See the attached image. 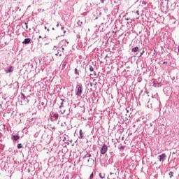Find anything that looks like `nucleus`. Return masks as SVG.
<instances>
[{"instance_id":"nucleus-3","label":"nucleus","mask_w":179,"mask_h":179,"mask_svg":"<svg viewBox=\"0 0 179 179\" xmlns=\"http://www.w3.org/2000/svg\"><path fill=\"white\" fill-rule=\"evenodd\" d=\"M58 117H59V115L57 113H52V115H50V121H57L58 120Z\"/></svg>"},{"instance_id":"nucleus-48","label":"nucleus","mask_w":179,"mask_h":179,"mask_svg":"<svg viewBox=\"0 0 179 179\" xmlns=\"http://www.w3.org/2000/svg\"><path fill=\"white\" fill-rule=\"evenodd\" d=\"M110 176H113V174H114V173H113L110 172Z\"/></svg>"},{"instance_id":"nucleus-23","label":"nucleus","mask_w":179,"mask_h":179,"mask_svg":"<svg viewBox=\"0 0 179 179\" xmlns=\"http://www.w3.org/2000/svg\"><path fill=\"white\" fill-rule=\"evenodd\" d=\"M173 174H174L173 172H169V176L170 178H171L173 177Z\"/></svg>"},{"instance_id":"nucleus-27","label":"nucleus","mask_w":179,"mask_h":179,"mask_svg":"<svg viewBox=\"0 0 179 179\" xmlns=\"http://www.w3.org/2000/svg\"><path fill=\"white\" fill-rule=\"evenodd\" d=\"M64 29V27H61V30L63 31H64V34H65V33H66V31H65Z\"/></svg>"},{"instance_id":"nucleus-47","label":"nucleus","mask_w":179,"mask_h":179,"mask_svg":"<svg viewBox=\"0 0 179 179\" xmlns=\"http://www.w3.org/2000/svg\"><path fill=\"white\" fill-rule=\"evenodd\" d=\"M52 30H55V28L52 27Z\"/></svg>"},{"instance_id":"nucleus-35","label":"nucleus","mask_w":179,"mask_h":179,"mask_svg":"<svg viewBox=\"0 0 179 179\" xmlns=\"http://www.w3.org/2000/svg\"><path fill=\"white\" fill-rule=\"evenodd\" d=\"M40 38H43V37L41 36H38V42H40Z\"/></svg>"},{"instance_id":"nucleus-25","label":"nucleus","mask_w":179,"mask_h":179,"mask_svg":"<svg viewBox=\"0 0 179 179\" xmlns=\"http://www.w3.org/2000/svg\"><path fill=\"white\" fill-rule=\"evenodd\" d=\"M90 160H92V162H94V159H93V158H88L87 159V163H90Z\"/></svg>"},{"instance_id":"nucleus-33","label":"nucleus","mask_w":179,"mask_h":179,"mask_svg":"<svg viewBox=\"0 0 179 179\" xmlns=\"http://www.w3.org/2000/svg\"><path fill=\"white\" fill-rule=\"evenodd\" d=\"M45 30H47V31H50V29H48L47 27H45Z\"/></svg>"},{"instance_id":"nucleus-51","label":"nucleus","mask_w":179,"mask_h":179,"mask_svg":"<svg viewBox=\"0 0 179 179\" xmlns=\"http://www.w3.org/2000/svg\"><path fill=\"white\" fill-rule=\"evenodd\" d=\"M150 127H152V123H150Z\"/></svg>"},{"instance_id":"nucleus-22","label":"nucleus","mask_w":179,"mask_h":179,"mask_svg":"<svg viewBox=\"0 0 179 179\" xmlns=\"http://www.w3.org/2000/svg\"><path fill=\"white\" fill-rule=\"evenodd\" d=\"M0 149H1V150H3V149H5V145L1 144V145H0Z\"/></svg>"},{"instance_id":"nucleus-8","label":"nucleus","mask_w":179,"mask_h":179,"mask_svg":"<svg viewBox=\"0 0 179 179\" xmlns=\"http://www.w3.org/2000/svg\"><path fill=\"white\" fill-rule=\"evenodd\" d=\"M153 86L154 87H162V86H163V84L162 83H156L154 81Z\"/></svg>"},{"instance_id":"nucleus-49","label":"nucleus","mask_w":179,"mask_h":179,"mask_svg":"<svg viewBox=\"0 0 179 179\" xmlns=\"http://www.w3.org/2000/svg\"><path fill=\"white\" fill-rule=\"evenodd\" d=\"M0 107H1V108H2V104H0Z\"/></svg>"},{"instance_id":"nucleus-29","label":"nucleus","mask_w":179,"mask_h":179,"mask_svg":"<svg viewBox=\"0 0 179 179\" xmlns=\"http://www.w3.org/2000/svg\"><path fill=\"white\" fill-rule=\"evenodd\" d=\"M58 48H57V46H54L53 48H52V51H57V49Z\"/></svg>"},{"instance_id":"nucleus-42","label":"nucleus","mask_w":179,"mask_h":179,"mask_svg":"<svg viewBox=\"0 0 179 179\" xmlns=\"http://www.w3.org/2000/svg\"><path fill=\"white\" fill-rule=\"evenodd\" d=\"M29 22H24L25 26H27Z\"/></svg>"},{"instance_id":"nucleus-10","label":"nucleus","mask_w":179,"mask_h":179,"mask_svg":"<svg viewBox=\"0 0 179 179\" xmlns=\"http://www.w3.org/2000/svg\"><path fill=\"white\" fill-rule=\"evenodd\" d=\"M11 139L13 141H18V139H20V136L19 135H13Z\"/></svg>"},{"instance_id":"nucleus-55","label":"nucleus","mask_w":179,"mask_h":179,"mask_svg":"<svg viewBox=\"0 0 179 179\" xmlns=\"http://www.w3.org/2000/svg\"><path fill=\"white\" fill-rule=\"evenodd\" d=\"M66 45H65V47H66Z\"/></svg>"},{"instance_id":"nucleus-6","label":"nucleus","mask_w":179,"mask_h":179,"mask_svg":"<svg viewBox=\"0 0 179 179\" xmlns=\"http://www.w3.org/2000/svg\"><path fill=\"white\" fill-rule=\"evenodd\" d=\"M21 100H24L25 101H27V103H29V99H27V96L23 93H21Z\"/></svg>"},{"instance_id":"nucleus-45","label":"nucleus","mask_w":179,"mask_h":179,"mask_svg":"<svg viewBox=\"0 0 179 179\" xmlns=\"http://www.w3.org/2000/svg\"><path fill=\"white\" fill-rule=\"evenodd\" d=\"M125 20L128 21L129 20V18H125Z\"/></svg>"},{"instance_id":"nucleus-26","label":"nucleus","mask_w":179,"mask_h":179,"mask_svg":"<svg viewBox=\"0 0 179 179\" xmlns=\"http://www.w3.org/2000/svg\"><path fill=\"white\" fill-rule=\"evenodd\" d=\"M143 54H145V50H143L142 52H141L140 55L138 56V58H141V56Z\"/></svg>"},{"instance_id":"nucleus-41","label":"nucleus","mask_w":179,"mask_h":179,"mask_svg":"<svg viewBox=\"0 0 179 179\" xmlns=\"http://www.w3.org/2000/svg\"><path fill=\"white\" fill-rule=\"evenodd\" d=\"M101 3H104V0H101Z\"/></svg>"},{"instance_id":"nucleus-57","label":"nucleus","mask_w":179,"mask_h":179,"mask_svg":"<svg viewBox=\"0 0 179 179\" xmlns=\"http://www.w3.org/2000/svg\"><path fill=\"white\" fill-rule=\"evenodd\" d=\"M146 93H147V94H148V92H147Z\"/></svg>"},{"instance_id":"nucleus-11","label":"nucleus","mask_w":179,"mask_h":179,"mask_svg":"<svg viewBox=\"0 0 179 179\" xmlns=\"http://www.w3.org/2000/svg\"><path fill=\"white\" fill-rule=\"evenodd\" d=\"M66 64H68V62H66V60H64L62 62V71H63V69H65V67L66 66Z\"/></svg>"},{"instance_id":"nucleus-34","label":"nucleus","mask_w":179,"mask_h":179,"mask_svg":"<svg viewBox=\"0 0 179 179\" xmlns=\"http://www.w3.org/2000/svg\"><path fill=\"white\" fill-rule=\"evenodd\" d=\"M167 64H168L167 62H163V64H164V65L167 66Z\"/></svg>"},{"instance_id":"nucleus-46","label":"nucleus","mask_w":179,"mask_h":179,"mask_svg":"<svg viewBox=\"0 0 179 179\" xmlns=\"http://www.w3.org/2000/svg\"><path fill=\"white\" fill-rule=\"evenodd\" d=\"M26 29H29V26L28 25H26Z\"/></svg>"},{"instance_id":"nucleus-14","label":"nucleus","mask_w":179,"mask_h":179,"mask_svg":"<svg viewBox=\"0 0 179 179\" xmlns=\"http://www.w3.org/2000/svg\"><path fill=\"white\" fill-rule=\"evenodd\" d=\"M139 51V47L136 46L131 49L132 52H138Z\"/></svg>"},{"instance_id":"nucleus-56","label":"nucleus","mask_w":179,"mask_h":179,"mask_svg":"<svg viewBox=\"0 0 179 179\" xmlns=\"http://www.w3.org/2000/svg\"><path fill=\"white\" fill-rule=\"evenodd\" d=\"M9 113H10V112H8V114H9Z\"/></svg>"},{"instance_id":"nucleus-7","label":"nucleus","mask_w":179,"mask_h":179,"mask_svg":"<svg viewBox=\"0 0 179 179\" xmlns=\"http://www.w3.org/2000/svg\"><path fill=\"white\" fill-rule=\"evenodd\" d=\"M31 43V38H27L22 41V44H30Z\"/></svg>"},{"instance_id":"nucleus-5","label":"nucleus","mask_w":179,"mask_h":179,"mask_svg":"<svg viewBox=\"0 0 179 179\" xmlns=\"http://www.w3.org/2000/svg\"><path fill=\"white\" fill-rule=\"evenodd\" d=\"M15 68L13 66H10L8 69L5 70L6 73H12L13 72Z\"/></svg>"},{"instance_id":"nucleus-4","label":"nucleus","mask_w":179,"mask_h":179,"mask_svg":"<svg viewBox=\"0 0 179 179\" xmlns=\"http://www.w3.org/2000/svg\"><path fill=\"white\" fill-rule=\"evenodd\" d=\"M167 158V155H166V153H162V155H159L157 157V159L159 160V162H164L166 159Z\"/></svg>"},{"instance_id":"nucleus-17","label":"nucleus","mask_w":179,"mask_h":179,"mask_svg":"<svg viewBox=\"0 0 179 179\" xmlns=\"http://www.w3.org/2000/svg\"><path fill=\"white\" fill-rule=\"evenodd\" d=\"M74 73L75 75H77V76H79L80 73H79V70H78V69H74Z\"/></svg>"},{"instance_id":"nucleus-9","label":"nucleus","mask_w":179,"mask_h":179,"mask_svg":"<svg viewBox=\"0 0 179 179\" xmlns=\"http://www.w3.org/2000/svg\"><path fill=\"white\" fill-rule=\"evenodd\" d=\"M60 100L62 102L60 103V106H59V108H64V103H66L67 101L65 99H61Z\"/></svg>"},{"instance_id":"nucleus-16","label":"nucleus","mask_w":179,"mask_h":179,"mask_svg":"<svg viewBox=\"0 0 179 179\" xmlns=\"http://www.w3.org/2000/svg\"><path fill=\"white\" fill-rule=\"evenodd\" d=\"M89 71L90 72H94V68L92 65H89Z\"/></svg>"},{"instance_id":"nucleus-52","label":"nucleus","mask_w":179,"mask_h":179,"mask_svg":"<svg viewBox=\"0 0 179 179\" xmlns=\"http://www.w3.org/2000/svg\"><path fill=\"white\" fill-rule=\"evenodd\" d=\"M90 85H91V86H93V84L91 83Z\"/></svg>"},{"instance_id":"nucleus-38","label":"nucleus","mask_w":179,"mask_h":179,"mask_svg":"<svg viewBox=\"0 0 179 179\" xmlns=\"http://www.w3.org/2000/svg\"><path fill=\"white\" fill-rule=\"evenodd\" d=\"M94 76H97V73H96V71H94Z\"/></svg>"},{"instance_id":"nucleus-37","label":"nucleus","mask_w":179,"mask_h":179,"mask_svg":"<svg viewBox=\"0 0 179 179\" xmlns=\"http://www.w3.org/2000/svg\"><path fill=\"white\" fill-rule=\"evenodd\" d=\"M64 51H65V48H62V52H64Z\"/></svg>"},{"instance_id":"nucleus-43","label":"nucleus","mask_w":179,"mask_h":179,"mask_svg":"<svg viewBox=\"0 0 179 179\" xmlns=\"http://www.w3.org/2000/svg\"><path fill=\"white\" fill-rule=\"evenodd\" d=\"M77 38H80V35H77Z\"/></svg>"},{"instance_id":"nucleus-36","label":"nucleus","mask_w":179,"mask_h":179,"mask_svg":"<svg viewBox=\"0 0 179 179\" xmlns=\"http://www.w3.org/2000/svg\"><path fill=\"white\" fill-rule=\"evenodd\" d=\"M64 41L66 43L67 45L69 44V41H66V40H64Z\"/></svg>"},{"instance_id":"nucleus-30","label":"nucleus","mask_w":179,"mask_h":179,"mask_svg":"<svg viewBox=\"0 0 179 179\" xmlns=\"http://www.w3.org/2000/svg\"><path fill=\"white\" fill-rule=\"evenodd\" d=\"M93 177H94V174H93V173H92L90 174V179H93Z\"/></svg>"},{"instance_id":"nucleus-24","label":"nucleus","mask_w":179,"mask_h":179,"mask_svg":"<svg viewBox=\"0 0 179 179\" xmlns=\"http://www.w3.org/2000/svg\"><path fill=\"white\" fill-rule=\"evenodd\" d=\"M119 149H120V150H124V149H125V146L121 145L120 147H119Z\"/></svg>"},{"instance_id":"nucleus-12","label":"nucleus","mask_w":179,"mask_h":179,"mask_svg":"<svg viewBox=\"0 0 179 179\" xmlns=\"http://www.w3.org/2000/svg\"><path fill=\"white\" fill-rule=\"evenodd\" d=\"M55 55L56 57H58V55L59 57H62V50L60 49H58L57 53H55Z\"/></svg>"},{"instance_id":"nucleus-1","label":"nucleus","mask_w":179,"mask_h":179,"mask_svg":"<svg viewBox=\"0 0 179 179\" xmlns=\"http://www.w3.org/2000/svg\"><path fill=\"white\" fill-rule=\"evenodd\" d=\"M83 92V86H82V84L77 85L76 90V96H82Z\"/></svg>"},{"instance_id":"nucleus-28","label":"nucleus","mask_w":179,"mask_h":179,"mask_svg":"<svg viewBox=\"0 0 179 179\" xmlns=\"http://www.w3.org/2000/svg\"><path fill=\"white\" fill-rule=\"evenodd\" d=\"M98 30H99V31H103V28H101V27L99 26V28H98Z\"/></svg>"},{"instance_id":"nucleus-53","label":"nucleus","mask_w":179,"mask_h":179,"mask_svg":"<svg viewBox=\"0 0 179 179\" xmlns=\"http://www.w3.org/2000/svg\"><path fill=\"white\" fill-rule=\"evenodd\" d=\"M31 7V6H28V8H30Z\"/></svg>"},{"instance_id":"nucleus-21","label":"nucleus","mask_w":179,"mask_h":179,"mask_svg":"<svg viewBox=\"0 0 179 179\" xmlns=\"http://www.w3.org/2000/svg\"><path fill=\"white\" fill-rule=\"evenodd\" d=\"M137 82H138V83H141V82H142V77H138V78H137Z\"/></svg>"},{"instance_id":"nucleus-19","label":"nucleus","mask_w":179,"mask_h":179,"mask_svg":"<svg viewBox=\"0 0 179 179\" xmlns=\"http://www.w3.org/2000/svg\"><path fill=\"white\" fill-rule=\"evenodd\" d=\"M77 24H78V26H82L83 24V22L80 20H78L77 22Z\"/></svg>"},{"instance_id":"nucleus-31","label":"nucleus","mask_w":179,"mask_h":179,"mask_svg":"<svg viewBox=\"0 0 179 179\" xmlns=\"http://www.w3.org/2000/svg\"><path fill=\"white\" fill-rule=\"evenodd\" d=\"M147 3H148V2H146L145 1H142V5H146Z\"/></svg>"},{"instance_id":"nucleus-20","label":"nucleus","mask_w":179,"mask_h":179,"mask_svg":"<svg viewBox=\"0 0 179 179\" xmlns=\"http://www.w3.org/2000/svg\"><path fill=\"white\" fill-rule=\"evenodd\" d=\"M17 148V149H22V148H23V145H22V143H18Z\"/></svg>"},{"instance_id":"nucleus-39","label":"nucleus","mask_w":179,"mask_h":179,"mask_svg":"<svg viewBox=\"0 0 179 179\" xmlns=\"http://www.w3.org/2000/svg\"><path fill=\"white\" fill-rule=\"evenodd\" d=\"M56 27H59V22H57Z\"/></svg>"},{"instance_id":"nucleus-2","label":"nucleus","mask_w":179,"mask_h":179,"mask_svg":"<svg viewBox=\"0 0 179 179\" xmlns=\"http://www.w3.org/2000/svg\"><path fill=\"white\" fill-rule=\"evenodd\" d=\"M107 150H108V147L107 145L103 144L100 150L101 155H106V153H107Z\"/></svg>"},{"instance_id":"nucleus-40","label":"nucleus","mask_w":179,"mask_h":179,"mask_svg":"<svg viewBox=\"0 0 179 179\" xmlns=\"http://www.w3.org/2000/svg\"><path fill=\"white\" fill-rule=\"evenodd\" d=\"M176 153H177V150H176V152L173 151V152H172V155H176Z\"/></svg>"},{"instance_id":"nucleus-13","label":"nucleus","mask_w":179,"mask_h":179,"mask_svg":"<svg viewBox=\"0 0 179 179\" xmlns=\"http://www.w3.org/2000/svg\"><path fill=\"white\" fill-rule=\"evenodd\" d=\"M87 157H92V154L90 153H87L84 157H83V162L87 159Z\"/></svg>"},{"instance_id":"nucleus-44","label":"nucleus","mask_w":179,"mask_h":179,"mask_svg":"<svg viewBox=\"0 0 179 179\" xmlns=\"http://www.w3.org/2000/svg\"><path fill=\"white\" fill-rule=\"evenodd\" d=\"M126 111H127V113H129V110H128L127 108H126Z\"/></svg>"},{"instance_id":"nucleus-15","label":"nucleus","mask_w":179,"mask_h":179,"mask_svg":"<svg viewBox=\"0 0 179 179\" xmlns=\"http://www.w3.org/2000/svg\"><path fill=\"white\" fill-rule=\"evenodd\" d=\"M80 139H83L84 136H83V131H82V129H80V136H79Z\"/></svg>"},{"instance_id":"nucleus-50","label":"nucleus","mask_w":179,"mask_h":179,"mask_svg":"<svg viewBox=\"0 0 179 179\" xmlns=\"http://www.w3.org/2000/svg\"><path fill=\"white\" fill-rule=\"evenodd\" d=\"M65 139H66V137H64V140H63V141H65Z\"/></svg>"},{"instance_id":"nucleus-54","label":"nucleus","mask_w":179,"mask_h":179,"mask_svg":"<svg viewBox=\"0 0 179 179\" xmlns=\"http://www.w3.org/2000/svg\"><path fill=\"white\" fill-rule=\"evenodd\" d=\"M95 27H97V25H95Z\"/></svg>"},{"instance_id":"nucleus-18","label":"nucleus","mask_w":179,"mask_h":179,"mask_svg":"<svg viewBox=\"0 0 179 179\" xmlns=\"http://www.w3.org/2000/svg\"><path fill=\"white\" fill-rule=\"evenodd\" d=\"M99 177H100V178L101 179H103V178H105V174L103 173H99Z\"/></svg>"},{"instance_id":"nucleus-32","label":"nucleus","mask_w":179,"mask_h":179,"mask_svg":"<svg viewBox=\"0 0 179 179\" xmlns=\"http://www.w3.org/2000/svg\"><path fill=\"white\" fill-rule=\"evenodd\" d=\"M136 15H137L138 16H139V10H136Z\"/></svg>"}]
</instances>
